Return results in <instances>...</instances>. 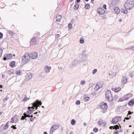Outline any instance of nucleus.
<instances>
[{
    "instance_id": "nucleus-1",
    "label": "nucleus",
    "mask_w": 134,
    "mask_h": 134,
    "mask_svg": "<svg viewBox=\"0 0 134 134\" xmlns=\"http://www.w3.org/2000/svg\"><path fill=\"white\" fill-rule=\"evenodd\" d=\"M125 9L130 10L134 6V1L133 0H127L124 5Z\"/></svg>"
},
{
    "instance_id": "nucleus-2",
    "label": "nucleus",
    "mask_w": 134,
    "mask_h": 134,
    "mask_svg": "<svg viewBox=\"0 0 134 134\" xmlns=\"http://www.w3.org/2000/svg\"><path fill=\"white\" fill-rule=\"evenodd\" d=\"M105 97L107 99L109 102H111L113 100V97L111 92L107 90L105 93Z\"/></svg>"
},
{
    "instance_id": "nucleus-3",
    "label": "nucleus",
    "mask_w": 134,
    "mask_h": 134,
    "mask_svg": "<svg viewBox=\"0 0 134 134\" xmlns=\"http://www.w3.org/2000/svg\"><path fill=\"white\" fill-rule=\"evenodd\" d=\"M42 102L41 101H39V100L37 99L35 102L32 104V107L33 108H36V109H37L38 105H42Z\"/></svg>"
},
{
    "instance_id": "nucleus-4",
    "label": "nucleus",
    "mask_w": 134,
    "mask_h": 134,
    "mask_svg": "<svg viewBox=\"0 0 134 134\" xmlns=\"http://www.w3.org/2000/svg\"><path fill=\"white\" fill-rule=\"evenodd\" d=\"M27 54V55L30 58L32 59H35L37 57L38 54L36 52L33 51L30 54Z\"/></svg>"
},
{
    "instance_id": "nucleus-5",
    "label": "nucleus",
    "mask_w": 134,
    "mask_h": 134,
    "mask_svg": "<svg viewBox=\"0 0 134 134\" xmlns=\"http://www.w3.org/2000/svg\"><path fill=\"white\" fill-rule=\"evenodd\" d=\"M99 107L103 110H106L108 108L107 104L104 102H102L99 105Z\"/></svg>"
},
{
    "instance_id": "nucleus-6",
    "label": "nucleus",
    "mask_w": 134,
    "mask_h": 134,
    "mask_svg": "<svg viewBox=\"0 0 134 134\" xmlns=\"http://www.w3.org/2000/svg\"><path fill=\"white\" fill-rule=\"evenodd\" d=\"M103 84V81L99 82L96 85L94 88V89L96 91L97 90L102 86Z\"/></svg>"
},
{
    "instance_id": "nucleus-7",
    "label": "nucleus",
    "mask_w": 134,
    "mask_h": 134,
    "mask_svg": "<svg viewBox=\"0 0 134 134\" xmlns=\"http://www.w3.org/2000/svg\"><path fill=\"white\" fill-rule=\"evenodd\" d=\"M59 127V125L58 123H55L53 124V126L51 127V130H54V131L55 130L58 129Z\"/></svg>"
},
{
    "instance_id": "nucleus-8",
    "label": "nucleus",
    "mask_w": 134,
    "mask_h": 134,
    "mask_svg": "<svg viewBox=\"0 0 134 134\" xmlns=\"http://www.w3.org/2000/svg\"><path fill=\"white\" fill-rule=\"evenodd\" d=\"M36 38L34 37L31 39L30 43V46L36 45L37 43V40L36 39Z\"/></svg>"
},
{
    "instance_id": "nucleus-9",
    "label": "nucleus",
    "mask_w": 134,
    "mask_h": 134,
    "mask_svg": "<svg viewBox=\"0 0 134 134\" xmlns=\"http://www.w3.org/2000/svg\"><path fill=\"white\" fill-rule=\"evenodd\" d=\"M12 57V54H6V55L4 56V57L3 58L4 60H6L7 59H10Z\"/></svg>"
},
{
    "instance_id": "nucleus-10",
    "label": "nucleus",
    "mask_w": 134,
    "mask_h": 134,
    "mask_svg": "<svg viewBox=\"0 0 134 134\" xmlns=\"http://www.w3.org/2000/svg\"><path fill=\"white\" fill-rule=\"evenodd\" d=\"M119 2V0H112L110 4V6H114L116 5Z\"/></svg>"
},
{
    "instance_id": "nucleus-11",
    "label": "nucleus",
    "mask_w": 134,
    "mask_h": 134,
    "mask_svg": "<svg viewBox=\"0 0 134 134\" xmlns=\"http://www.w3.org/2000/svg\"><path fill=\"white\" fill-rule=\"evenodd\" d=\"M34 108L32 107H29L28 108V110H27L26 111V113H30V114H32L34 111ZM35 111V110H34Z\"/></svg>"
},
{
    "instance_id": "nucleus-12",
    "label": "nucleus",
    "mask_w": 134,
    "mask_h": 134,
    "mask_svg": "<svg viewBox=\"0 0 134 134\" xmlns=\"http://www.w3.org/2000/svg\"><path fill=\"white\" fill-rule=\"evenodd\" d=\"M97 12L100 15L103 14L105 13V10L102 8L98 9Z\"/></svg>"
},
{
    "instance_id": "nucleus-13",
    "label": "nucleus",
    "mask_w": 134,
    "mask_h": 134,
    "mask_svg": "<svg viewBox=\"0 0 134 134\" xmlns=\"http://www.w3.org/2000/svg\"><path fill=\"white\" fill-rule=\"evenodd\" d=\"M27 56L26 57V55H24L22 58V62L24 63H26L29 60V59L27 58Z\"/></svg>"
},
{
    "instance_id": "nucleus-14",
    "label": "nucleus",
    "mask_w": 134,
    "mask_h": 134,
    "mask_svg": "<svg viewBox=\"0 0 134 134\" xmlns=\"http://www.w3.org/2000/svg\"><path fill=\"white\" fill-rule=\"evenodd\" d=\"M51 69V66H46L44 67V72H46V73L49 72Z\"/></svg>"
},
{
    "instance_id": "nucleus-15",
    "label": "nucleus",
    "mask_w": 134,
    "mask_h": 134,
    "mask_svg": "<svg viewBox=\"0 0 134 134\" xmlns=\"http://www.w3.org/2000/svg\"><path fill=\"white\" fill-rule=\"evenodd\" d=\"M127 77L123 76L121 81L124 84L126 83L127 81Z\"/></svg>"
},
{
    "instance_id": "nucleus-16",
    "label": "nucleus",
    "mask_w": 134,
    "mask_h": 134,
    "mask_svg": "<svg viewBox=\"0 0 134 134\" xmlns=\"http://www.w3.org/2000/svg\"><path fill=\"white\" fill-rule=\"evenodd\" d=\"M112 91H114L115 92H118L119 91L121 90V88L120 87H117L116 88H111Z\"/></svg>"
},
{
    "instance_id": "nucleus-17",
    "label": "nucleus",
    "mask_w": 134,
    "mask_h": 134,
    "mask_svg": "<svg viewBox=\"0 0 134 134\" xmlns=\"http://www.w3.org/2000/svg\"><path fill=\"white\" fill-rule=\"evenodd\" d=\"M115 12L116 14H118L120 12L119 8L117 7H116L114 8Z\"/></svg>"
},
{
    "instance_id": "nucleus-18",
    "label": "nucleus",
    "mask_w": 134,
    "mask_h": 134,
    "mask_svg": "<svg viewBox=\"0 0 134 134\" xmlns=\"http://www.w3.org/2000/svg\"><path fill=\"white\" fill-rule=\"evenodd\" d=\"M15 61H12L10 62L9 65L11 67H13L15 66Z\"/></svg>"
},
{
    "instance_id": "nucleus-19",
    "label": "nucleus",
    "mask_w": 134,
    "mask_h": 134,
    "mask_svg": "<svg viewBox=\"0 0 134 134\" xmlns=\"http://www.w3.org/2000/svg\"><path fill=\"white\" fill-rule=\"evenodd\" d=\"M133 104H134V100L133 99L131 100L128 103V105L129 106H131Z\"/></svg>"
},
{
    "instance_id": "nucleus-20",
    "label": "nucleus",
    "mask_w": 134,
    "mask_h": 134,
    "mask_svg": "<svg viewBox=\"0 0 134 134\" xmlns=\"http://www.w3.org/2000/svg\"><path fill=\"white\" fill-rule=\"evenodd\" d=\"M61 18V16L60 15H58L56 17V20L57 22H59L60 19Z\"/></svg>"
},
{
    "instance_id": "nucleus-21",
    "label": "nucleus",
    "mask_w": 134,
    "mask_h": 134,
    "mask_svg": "<svg viewBox=\"0 0 134 134\" xmlns=\"http://www.w3.org/2000/svg\"><path fill=\"white\" fill-rule=\"evenodd\" d=\"M127 9H124L123 8H121V11L123 13H124L125 14H126L127 12L128 11L127 10Z\"/></svg>"
},
{
    "instance_id": "nucleus-22",
    "label": "nucleus",
    "mask_w": 134,
    "mask_h": 134,
    "mask_svg": "<svg viewBox=\"0 0 134 134\" xmlns=\"http://www.w3.org/2000/svg\"><path fill=\"white\" fill-rule=\"evenodd\" d=\"M79 8V4L75 2V4L74 6V9L77 10Z\"/></svg>"
},
{
    "instance_id": "nucleus-23",
    "label": "nucleus",
    "mask_w": 134,
    "mask_h": 134,
    "mask_svg": "<svg viewBox=\"0 0 134 134\" xmlns=\"http://www.w3.org/2000/svg\"><path fill=\"white\" fill-rule=\"evenodd\" d=\"M46 72L44 71L42 72L40 74L41 77H45L46 75Z\"/></svg>"
},
{
    "instance_id": "nucleus-24",
    "label": "nucleus",
    "mask_w": 134,
    "mask_h": 134,
    "mask_svg": "<svg viewBox=\"0 0 134 134\" xmlns=\"http://www.w3.org/2000/svg\"><path fill=\"white\" fill-rule=\"evenodd\" d=\"M78 61L76 59L74 60L72 62V65L74 66H75L77 63Z\"/></svg>"
},
{
    "instance_id": "nucleus-25",
    "label": "nucleus",
    "mask_w": 134,
    "mask_h": 134,
    "mask_svg": "<svg viewBox=\"0 0 134 134\" xmlns=\"http://www.w3.org/2000/svg\"><path fill=\"white\" fill-rule=\"evenodd\" d=\"M90 6L88 3L86 4L85 5V8L86 9H88L90 8Z\"/></svg>"
},
{
    "instance_id": "nucleus-26",
    "label": "nucleus",
    "mask_w": 134,
    "mask_h": 134,
    "mask_svg": "<svg viewBox=\"0 0 134 134\" xmlns=\"http://www.w3.org/2000/svg\"><path fill=\"white\" fill-rule=\"evenodd\" d=\"M127 98L123 99L122 97V98H120L119 100L118 101V102H122L124 101L125 100H127Z\"/></svg>"
},
{
    "instance_id": "nucleus-27",
    "label": "nucleus",
    "mask_w": 134,
    "mask_h": 134,
    "mask_svg": "<svg viewBox=\"0 0 134 134\" xmlns=\"http://www.w3.org/2000/svg\"><path fill=\"white\" fill-rule=\"evenodd\" d=\"M7 73L9 75L12 74L14 73V70H9L7 71Z\"/></svg>"
},
{
    "instance_id": "nucleus-28",
    "label": "nucleus",
    "mask_w": 134,
    "mask_h": 134,
    "mask_svg": "<svg viewBox=\"0 0 134 134\" xmlns=\"http://www.w3.org/2000/svg\"><path fill=\"white\" fill-rule=\"evenodd\" d=\"M9 126V125H8V122H7L6 124H5V126H4V129L5 130H6L7 129Z\"/></svg>"
},
{
    "instance_id": "nucleus-29",
    "label": "nucleus",
    "mask_w": 134,
    "mask_h": 134,
    "mask_svg": "<svg viewBox=\"0 0 134 134\" xmlns=\"http://www.w3.org/2000/svg\"><path fill=\"white\" fill-rule=\"evenodd\" d=\"M103 123V120L102 119H100L98 122V124L100 126H101Z\"/></svg>"
},
{
    "instance_id": "nucleus-30",
    "label": "nucleus",
    "mask_w": 134,
    "mask_h": 134,
    "mask_svg": "<svg viewBox=\"0 0 134 134\" xmlns=\"http://www.w3.org/2000/svg\"><path fill=\"white\" fill-rule=\"evenodd\" d=\"M114 128L113 129H115V130H116L117 129H119V127L118 125H116L114 126Z\"/></svg>"
},
{
    "instance_id": "nucleus-31",
    "label": "nucleus",
    "mask_w": 134,
    "mask_h": 134,
    "mask_svg": "<svg viewBox=\"0 0 134 134\" xmlns=\"http://www.w3.org/2000/svg\"><path fill=\"white\" fill-rule=\"evenodd\" d=\"M75 121L74 119H72L71 120V123L72 125H74L75 124Z\"/></svg>"
},
{
    "instance_id": "nucleus-32",
    "label": "nucleus",
    "mask_w": 134,
    "mask_h": 134,
    "mask_svg": "<svg viewBox=\"0 0 134 134\" xmlns=\"http://www.w3.org/2000/svg\"><path fill=\"white\" fill-rule=\"evenodd\" d=\"M84 42V39L83 38H81L80 39V42L81 44H83Z\"/></svg>"
},
{
    "instance_id": "nucleus-33",
    "label": "nucleus",
    "mask_w": 134,
    "mask_h": 134,
    "mask_svg": "<svg viewBox=\"0 0 134 134\" xmlns=\"http://www.w3.org/2000/svg\"><path fill=\"white\" fill-rule=\"evenodd\" d=\"M98 131V129L97 127H94L93 129V131L95 133L97 132Z\"/></svg>"
},
{
    "instance_id": "nucleus-34",
    "label": "nucleus",
    "mask_w": 134,
    "mask_h": 134,
    "mask_svg": "<svg viewBox=\"0 0 134 134\" xmlns=\"http://www.w3.org/2000/svg\"><path fill=\"white\" fill-rule=\"evenodd\" d=\"M85 83V81L84 80H83L81 81L80 82V84L81 85H84Z\"/></svg>"
},
{
    "instance_id": "nucleus-35",
    "label": "nucleus",
    "mask_w": 134,
    "mask_h": 134,
    "mask_svg": "<svg viewBox=\"0 0 134 134\" xmlns=\"http://www.w3.org/2000/svg\"><path fill=\"white\" fill-rule=\"evenodd\" d=\"M26 116L23 115L22 116V117L21 118V120H23L24 119H25L26 120H27V119L26 118Z\"/></svg>"
},
{
    "instance_id": "nucleus-36",
    "label": "nucleus",
    "mask_w": 134,
    "mask_h": 134,
    "mask_svg": "<svg viewBox=\"0 0 134 134\" xmlns=\"http://www.w3.org/2000/svg\"><path fill=\"white\" fill-rule=\"evenodd\" d=\"M8 32L9 33L10 35H13L14 34L13 32L12 31L9 30Z\"/></svg>"
},
{
    "instance_id": "nucleus-37",
    "label": "nucleus",
    "mask_w": 134,
    "mask_h": 134,
    "mask_svg": "<svg viewBox=\"0 0 134 134\" xmlns=\"http://www.w3.org/2000/svg\"><path fill=\"white\" fill-rule=\"evenodd\" d=\"M80 101L79 100H78L76 101V104L77 105H79L80 104Z\"/></svg>"
},
{
    "instance_id": "nucleus-38",
    "label": "nucleus",
    "mask_w": 134,
    "mask_h": 134,
    "mask_svg": "<svg viewBox=\"0 0 134 134\" xmlns=\"http://www.w3.org/2000/svg\"><path fill=\"white\" fill-rule=\"evenodd\" d=\"M29 99V98H27L26 97H25L23 99V101H26Z\"/></svg>"
},
{
    "instance_id": "nucleus-39",
    "label": "nucleus",
    "mask_w": 134,
    "mask_h": 134,
    "mask_svg": "<svg viewBox=\"0 0 134 134\" xmlns=\"http://www.w3.org/2000/svg\"><path fill=\"white\" fill-rule=\"evenodd\" d=\"M68 27L69 28H70L71 29L72 27V25L71 23H69L68 25Z\"/></svg>"
},
{
    "instance_id": "nucleus-40",
    "label": "nucleus",
    "mask_w": 134,
    "mask_h": 134,
    "mask_svg": "<svg viewBox=\"0 0 134 134\" xmlns=\"http://www.w3.org/2000/svg\"><path fill=\"white\" fill-rule=\"evenodd\" d=\"M16 74L17 75H20V73H21L20 71L19 70H17L16 71Z\"/></svg>"
},
{
    "instance_id": "nucleus-41",
    "label": "nucleus",
    "mask_w": 134,
    "mask_h": 134,
    "mask_svg": "<svg viewBox=\"0 0 134 134\" xmlns=\"http://www.w3.org/2000/svg\"><path fill=\"white\" fill-rule=\"evenodd\" d=\"M111 123L114 124H115L117 123L118 122H115V121L114 120V119H113L112 120L111 122Z\"/></svg>"
},
{
    "instance_id": "nucleus-42",
    "label": "nucleus",
    "mask_w": 134,
    "mask_h": 134,
    "mask_svg": "<svg viewBox=\"0 0 134 134\" xmlns=\"http://www.w3.org/2000/svg\"><path fill=\"white\" fill-rule=\"evenodd\" d=\"M97 70L96 69H94L92 71V73L93 74H94L96 72H97Z\"/></svg>"
},
{
    "instance_id": "nucleus-43",
    "label": "nucleus",
    "mask_w": 134,
    "mask_h": 134,
    "mask_svg": "<svg viewBox=\"0 0 134 134\" xmlns=\"http://www.w3.org/2000/svg\"><path fill=\"white\" fill-rule=\"evenodd\" d=\"M89 99L90 98L89 97H86L85 99V101L86 102L87 101L89 100Z\"/></svg>"
},
{
    "instance_id": "nucleus-44",
    "label": "nucleus",
    "mask_w": 134,
    "mask_h": 134,
    "mask_svg": "<svg viewBox=\"0 0 134 134\" xmlns=\"http://www.w3.org/2000/svg\"><path fill=\"white\" fill-rule=\"evenodd\" d=\"M128 95V94L125 95L123 97H122V98L123 99H126V98H127V100L129 98L127 97V96Z\"/></svg>"
},
{
    "instance_id": "nucleus-45",
    "label": "nucleus",
    "mask_w": 134,
    "mask_h": 134,
    "mask_svg": "<svg viewBox=\"0 0 134 134\" xmlns=\"http://www.w3.org/2000/svg\"><path fill=\"white\" fill-rule=\"evenodd\" d=\"M119 131L117 130H115L114 131V132L113 134H118Z\"/></svg>"
},
{
    "instance_id": "nucleus-46",
    "label": "nucleus",
    "mask_w": 134,
    "mask_h": 134,
    "mask_svg": "<svg viewBox=\"0 0 134 134\" xmlns=\"http://www.w3.org/2000/svg\"><path fill=\"white\" fill-rule=\"evenodd\" d=\"M2 51L3 50L2 49L0 48V57H1L2 55Z\"/></svg>"
},
{
    "instance_id": "nucleus-47",
    "label": "nucleus",
    "mask_w": 134,
    "mask_h": 134,
    "mask_svg": "<svg viewBox=\"0 0 134 134\" xmlns=\"http://www.w3.org/2000/svg\"><path fill=\"white\" fill-rule=\"evenodd\" d=\"M134 48V46H131V47H130L129 48H127L126 49H131Z\"/></svg>"
},
{
    "instance_id": "nucleus-48",
    "label": "nucleus",
    "mask_w": 134,
    "mask_h": 134,
    "mask_svg": "<svg viewBox=\"0 0 134 134\" xmlns=\"http://www.w3.org/2000/svg\"><path fill=\"white\" fill-rule=\"evenodd\" d=\"M8 97L7 96H6L3 99V101H6L8 100Z\"/></svg>"
},
{
    "instance_id": "nucleus-49",
    "label": "nucleus",
    "mask_w": 134,
    "mask_h": 134,
    "mask_svg": "<svg viewBox=\"0 0 134 134\" xmlns=\"http://www.w3.org/2000/svg\"><path fill=\"white\" fill-rule=\"evenodd\" d=\"M102 124V125L103 127L105 126L106 124V123L105 122H103V123Z\"/></svg>"
},
{
    "instance_id": "nucleus-50",
    "label": "nucleus",
    "mask_w": 134,
    "mask_h": 134,
    "mask_svg": "<svg viewBox=\"0 0 134 134\" xmlns=\"http://www.w3.org/2000/svg\"><path fill=\"white\" fill-rule=\"evenodd\" d=\"M103 8L105 9H107L106 5L105 4H103Z\"/></svg>"
},
{
    "instance_id": "nucleus-51",
    "label": "nucleus",
    "mask_w": 134,
    "mask_h": 134,
    "mask_svg": "<svg viewBox=\"0 0 134 134\" xmlns=\"http://www.w3.org/2000/svg\"><path fill=\"white\" fill-rule=\"evenodd\" d=\"M118 118V121H120L121 119V116H118L117 117Z\"/></svg>"
},
{
    "instance_id": "nucleus-52",
    "label": "nucleus",
    "mask_w": 134,
    "mask_h": 134,
    "mask_svg": "<svg viewBox=\"0 0 134 134\" xmlns=\"http://www.w3.org/2000/svg\"><path fill=\"white\" fill-rule=\"evenodd\" d=\"M11 128L14 129H17L16 127H15V126H14V125H13L11 126Z\"/></svg>"
},
{
    "instance_id": "nucleus-53",
    "label": "nucleus",
    "mask_w": 134,
    "mask_h": 134,
    "mask_svg": "<svg viewBox=\"0 0 134 134\" xmlns=\"http://www.w3.org/2000/svg\"><path fill=\"white\" fill-rule=\"evenodd\" d=\"M3 36V34L2 33L0 32V39L2 38Z\"/></svg>"
},
{
    "instance_id": "nucleus-54",
    "label": "nucleus",
    "mask_w": 134,
    "mask_h": 134,
    "mask_svg": "<svg viewBox=\"0 0 134 134\" xmlns=\"http://www.w3.org/2000/svg\"><path fill=\"white\" fill-rule=\"evenodd\" d=\"M132 113H133V112H131L130 111H128V115H130L132 114Z\"/></svg>"
},
{
    "instance_id": "nucleus-55",
    "label": "nucleus",
    "mask_w": 134,
    "mask_h": 134,
    "mask_svg": "<svg viewBox=\"0 0 134 134\" xmlns=\"http://www.w3.org/2000/svg\"><path fill=\"white\" fill-rule=\"evenodd\" d=\"M30 114V113H29L28 114H27L26 115V117H29V118H30V114Z\"/></svg>"
},
{
    "instance_id": "nucleus-56",
    "label": "nucleus",
    "mask_w": 134,
    "mask_h": 134,
    "mask_svg": "<svg viewBox=\"0 0 134 134\" xmlns=\"http://www.w3.org/2000/svg\"><path fill=\"white\" fill-rule=\"evenodd\" d=\"M118 97V96L117 95H115L114 96V99L115 98H116V99H115V100H116L117 98Z\"/></svg>"
},
{
    "instance_id": "nucleus-57",
    "label": "nucleus",
    "mask_w": 134,
    "mask_h": 134,
    "mask_svg": "<svg viewBox=\"0 0 134 134\" xmlns=\"http://www.w3.org/2000/svg\"><path fill=\"white\" fill-rule=\"evenodd\" d=\"M30 121L31 122H33L34 120V118H31L30 119Z\"/></svg>"
},
{
    "instance_id": "nucleus-58",
    "label": "nucleus",
    "mask_w": 134,
    "mask_h": 134,
    "mask_svg": "<svg viewBox=\"0 0 134 134\" xmlns=\"http://www.w3.org/2000/svg\"><path fill=\"white\" fill-rule=\"evenodd\" d=\"M27 113H26V112H24L23 114L24 115L23 116H26L27 115Z\"/></svg>"
},
{
    "instance_id": "nucleus-59",
    "label": "nucleus",
    "mask_w": 134,
    "mask_h": 134,
    "mask_svg": "<svg viewBox=\"0 0 134 134\" xmlns=\"http://www.w3.org/2000/svg\"><path fill=\"white\" fill-rule=\"evenodd\" d=\"M54 130H51L50 131V134L51 133V134H52V133L53 131H54Z\"/></svg>"
},
{
    "instance_id": "nucleus-60",
    "label": "nucleus",
    "mask_w": 134,
    "mask_h": 134,
    "mask_svg": "<svg viewBox=\"0 0 134 134\" xmlns=\"http://www.w3.org/2000/svg\"><path fill=\"white\" fill-rule=\"evenodd\" d=\"M11 120L12 121H11V122H13L14 120V118L13 117L11 118Z\"/></svg>"
},
{
    "instance_id": "nucleus-61",
    "label": "nucleus",
    "mask_w": 134,
    "mask_h": 134,
    "mask_svg": "<svg viewBox=\"0 0 134 134\" xmlns=\"http://www.w3.org/2000/svg\"><path fill=\"white\" fill-rule=\"evenodd\" d=\"M114 128V126H110L109 127V129H112V128L113 129Z\"/></svg>"
},
{
    "instance_id": "nucleus-62",
    "label": "nucleus",
    "mask_w": 134,
    "mask_h": 134,
    "mask_svg": "<svg viewBox=\"0 0 134 134\" xmlns=\"http://www.w3.org/2000/svg\"><path fill=\"white\" fill-rule=\"evenodd\" d=\"M125 119L127 120H129L130 119V118H129V117H127L125 118Z\"/></svg>"
},
{
    "instance_id": "nucleus-63",
    "label": "nucleus",
    "mask_w": 134,
    "mask_h": 134,
    "mask_svg": "<svg viewBox=\"0 0 134 134\" xmlns=\"http://www.w3.org/2000/svg\"><path fill=\"white\" fill-rule=\"evenodd\" d=\"M121 107H122V106H120V105L118 107V108H117V109H120V108Z\"/></svg>"
},
{
    "instance_id": "nucleus-64",
    "label": "nucleus",
    "mask_w": 134,
    "mask_h": 134,
    "mask_svg": "<svg viewBox=\"0 0 134 134\" xmlns=\"http://www.w3.org/2000/svg\"><path fill=\"white\" fill-rule=\"evenodd\" d=\"M32 76L31 75L30 76H29V79H31V78H32Z\"/></svg>"
}]
</instances>
